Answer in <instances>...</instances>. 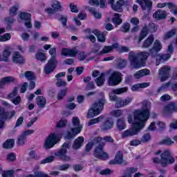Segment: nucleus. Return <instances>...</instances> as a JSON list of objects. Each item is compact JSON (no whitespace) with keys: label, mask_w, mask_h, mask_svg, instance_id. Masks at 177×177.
Segmentation results:
<instances>
[{"label":"nucleus","mask_w":177,"mask_h":177,"mask_svg":"<svg viewBox=\"0 0 177 177\" xmlns=\"http://www.w3.org/2000/svg\"><path fill=\"white\" fill-rule=\"evenodd\" d=\"M150 102L144 101L142 109L136 110L132 113L128 114L127 121L129 124H132V127L124 131L122 134V138L125 139L129 136H135L145 128V125L150 117Z\"/></svg>","instance_id":"obj_1"},{"label":"nucleus","mask_w":177,"mask_h":177,"mask_svg":"<svg viewBox=\"0 0 177 177\" xmlns=\"http://www.w3.org/2000/svg\"><path fill=\"white\" fill-rule=\"evenodd\" d=\"M150 56L149 53H133L131 52L129 54V59L131 65L133 68H139V67H144L146 59Z\"/></svg>","instance_id":"obj_2"},{"label":"nucleus","mask_w":177,"mask_h":177,"mask_svg":"<svg viewBox=\"0 0 177 177\" xmlns=\"http://www.w3.org/2000/svg\"><path fill=\"white\" fill-rule=\"evenodd\" d=\"M156 156L160 155V159L155 157L153 158L154 164H160L162 167H167L168 164H174L175 158L172 157V152L169 149L165 151H158L156 152Z\"/></svg>","instance_id":"obj_3"},{"label":"nucleus","mask_w":177,"mask_h":177,"mask_svg":"<svg viewBox=\"0 0 177 177\" xmlns=\"http://www.w3.org/2000/svg\"><path fill=\"white\" fill-rule=\"evenodd\" d=\"M103 140L105 142H114V140L111 136H106L104 138L101 137L95 138V142L100 143V145L95 149L94 156L96 158H100V160H107V158H109V155L106 152L103 151V146H104Z\"/></svg>","instance_id":"obj_4"},{"label":"nucleus","mask_w":177,"mask_h":177,"mask_svg":"<svg viewBox=\"0 0 177 177\" xmlns=\"http://www.w3.org/2000/svg\"><path fill=\"white\" fill-rule=\"evenodd\" d=\"M72 124L73 128L66 133L65 136L66 139H73V138L77 136L82 131V124H80V118L78 117L75 116L72 118Z\"/></svg>","instance_id":"obj_5"},{"label":"nucleus","mask_w":177,"mask_h":177,"mask_svg":"<svg viewBox=\"0 0 177 177\" xmlns=\"http://www.w3.org/2000/svg\"><path fill=\"white\" fill-rule=\"evenodd\" d=\"M104 104V98L95 102L92 107L88 110L87 113V118H93V117L99 115L100 113H102V110H103Z\"/></svg>","instance_id":"obj_6"},{"label":"nucleus","mask_w":177,"mask_h":177,"mask_svg":"<svg viewBox=\"0 0 177 177\" xmlns=\"http://www.w3.org/2000/svg\"><path fill=\"white\" fill-rule=\"evenodd\" d=\"M60 139H62V134L56 133H50L46 138L44 143V148L46 149V150H49V149H52V147H53L55 145H57V143H59L60 142Z\"/></svg>","instance_id":"obj_7"},{"label":"nucleus","mask_w":177,"mask_h":177,"mask_svg":"<svg viewBox=\"0 0 177 177\" xmlns=\"http://www.w3.org/2000/svg\"><path fill=\"white\" fill-rule=\"evenodd\" d=\"M122 81V74L118 71L113 72L108 80V85L110 86H115L121 84Z\"/></svg>","instance_id":"obj_8"},{"label":"nucleus","mask_w":177,"mask_h":177,"mask_svg":"<svg viewBox=\"0 0 177 177\" xmlns=\"http://www.w3.org/2000/svg\"><path fill=\"white\" fill-rule=\"evenodd\" d=\"M136 3H138L142 9L145 16H149L151 8H153V2L151 0H136Z\"/></svg>","instance_id":"obj_9"},{"label":"nucleus","mask_w":177,"mask_h":177,"mask_svg":"<svg viewBox=\"0 0 177 177\" xmlns=\"http://www.w3.org/2000/svg\"><path fill=\"white\" fill-rule=\"evenodd\" d=\"M156 31L157 26H156V24L153 23H150L148 26H145L140 34V37L138 38L139 42H140V41H142V39H143L147 35V34H149V32H156Z\"/></svg>","instance_id":"obj_10"},{"label":"nucleus","mask_w":177,"mask_h":177,"mask_svg":"<svg viewBox=\"0 0 177 177\" xmlns=\"http://www.w3.org/2000/svg\"><path fill=\"white\" fill-rule=\"evenodd\" d=\"M58 62L55 57H51L50 59L48 61L47 64L44 66V72L46 74L49 75L51 73H53L55 68L57 67Z\"/></svg>","instance_id":"obj_11"},{"label":"nucleus","mask_w":177,"mask_h":177,"mask_svg":"<svg viewBox=\"0 0 177 177\" xmlns=\"http://www.w3.org/2000/svg\"><path fill=\"white\" fill-rule=\"evenodd\" d=\"M67 149H70V145L65 142L63 144L62 148L55 153V155L57 157H59L61 160H63L64 161H70V156L66 155L67 153Z\"/></svg>","instance_id":"obj_12"},{"label":"nucleus","mask_w":177,"mask_h":177,"mask_svg":"<svg viewBox=\"0 0 177 177\" xmlns=\"http://www.w3.org/2000/svg\"><path fill=\"white\" fill-rule=\"evenodd\" d=\"M172 52H174V47L170 44L167 49V54H159L156 56V66H160V63L168 60L171 57Z\"/></svg>","instance_id":"obj_13"},{"label":"nucleus","mask_w":177,"mask_h":177,"mask_svg":"<svg viewBox=\"0 0 177 177\" xmlns=\"http://www.w3.org/2000/svg\"><path fill=\"white\" fill-rule=\"evenodd\" d=\"M128 92V87H122L112 90L109 93V99L111 102H116L118 100V97L115 95H122V93H127Z\"/></svg>","instance_id":"obj_14"},{"label":"nucleus","mask_w":177,"mask_h":177,"mask_svg":"<svg viewBox=\"0 0 177 177\" xmlns=\"http://www.w3.org/2000/svg\"><path fill=\"white\" fill-rule=\"evenodd\" d=\"M170 71L171 67L168 66H165L159 69L158 75L162 82H164V81H167V80L169 78V77L171 76V75L169 74Z\"/></svg>","instance_id":"obj_15"},{"label":"nucleus","mask_w":177,"mask_h":177,"mask_svg":"<svg viewBox=\"0 0 177 177\" xmlns=\"http://www.w3.org/2000/svg\"><path fill=\"white\" fill-rule=\"evenodd\" d=\"M132 100H133L132 97H127L125 98L120 97L116 100L115 106L117 109L127 107V106H129L130 103H132Z\"/></svg>","instance_id":"obj_16"},{"label":"nucleus","mask_w":177,"mask_h":177,"mask_svg":"<svg viewBox=\"0 0 177 177\" xmlns=\"http://www.w3.org/2000/svg\"><path fill=\"white\" fill-rule=\"evenodd\" d=\"M16 115V111L12 110L8 112L5 111V108L0 106V118L6 121L7 120H12Z\"/></svg>","instance_id":"obj_17"},{"label":"nucleus","mask_w":177,"mask_h":177,"mask_svg":"<svg viewBox=\"0 0 177 177\" xmlns=\"http://www.w3.org/2000/svg\"><path fill=\"white\" fill-rule=\"evenodd\" d=\"M162 113L164 115H169L172 113H177V104L175 102L167 104L164 106Z\"/></svg>","instance_id":"obj_18"},{"label":"nucleus","mask_w":177,"mask_h":177,"mask_svg":"<svg viewBox=\"0 0 177 177\" xmlns=\"http://www.w3.org/2000/svg\"><path fill=\"white\" fill-rule=\"evenodd\" d=\"M12 61L17 64H24L26 59L19 51H14L12 54Z\"/></svg>","instance_id":"obj_19"},{"label":"nucleus","mask_w":177,"mask_h":177,"mask_svg":"<svg viewBox=\"0 0 177 177\" xmlns=\"http://www.w3.org/2000/svg\"><path fill=\"white\" fill-rule=\"evenodd\" d=\"M19 18L21 19V20L25 21V26L26 28H32V24H31V15L28 12H21L19 15Z\"/></svg>","instance_id":"obj_20"},{"label":"nucleus","mask_w":177,"mask_h":177,"mask_svg":"<svg viewBox=\"0 0 177 177\" xmlns=\"http://www.w3.org/2000/svg\"><path fill=\"white\" fill-rule=\"evenodd\" d=\"M12 55V47L10 45H6L4 46L2 51V62H9V57Z\"/></svg>","instance_id":"obj_21"},{"label":"nucleus","mask_w":177,"mask_h":177,"mask_svg":"<svg viewBox=\"0 0 177 177\" xmlns=\"http://www.w3.org/2000/svg\"><path fill=\"white\" fill-rule=\"evenodd\" d=\"M78 54V50L75 48H62L61 51V55L62 56H69L70 57H75Z\"/></svg>","instance_id":"obj_22"},{"label":"nucleus","mask_w":177,"mask_h":177,"mask_svg":"<svg viewBox=\"0 0 177 177\" xmlns=\"http://www.w3.org/2000/svg\"><path fill=\"white\" fill-rule=\"evenodd\" d=\"M118 48V44H117V43H115L111 46H105L102 49V50L98 53V55H106L107 53H110V52H113V50H114V49H117Z\"/></svg>","instance_id":"obj_23"},{"label":"nucleus","mask_w":177,"mask_h":177,"mask_svg":"<svg viewBox=\"0 0 177 177\" xmlns=\"http://www.w3.org/2000/svg\"><path fill=\"white\" fill-rule=\"evenodd\" d=\"M124 162V155L122 154V152L118 151L115 157L114 160H112L109 161V164H122Z\"/></svg>","instance_id":"obj_24"},{"label":"nucleus","mask_w":177,"mask_h":177,"mask_svg":"<svg viewBox=\"0 0 177 177\" xmlns=\"http://www.w3.org/2000/svg\"><path fill=\"white\" fill-rule=\"evenodd\" d=\"M107 0H100V3L98 0H88V3L89 5H91L92 6H99L103 8H106V6H107V3H106Z\"/></svg>","instance_id":"obj_25"},{"label":"nucleus","mask_w":177,"mask_h":177,"mask_svg":"<svg viewBox=\"0 0 177 177\" xmlns=\"http://www.w3.org/2000/svg\"><path fill=\"white\" fill-rule=\"evenodd\" d=\"M114 125V122L111 118H108L105 120L104 123L101 126V129L102 131H108V129H111Z\"/></svg>","instance_id":"obj_26"},{"label":"nucleus","mask_w":177,"mask_h":177,"mask_svg":"<svg viewBox=\"0 0 177 177\" xmlns=\"http://www.w3.org/2000/svg\"><path fill=\"white\" fill-rule=\"evenodd\" d=\"M161 49H162V44H161V42H160V41L156 40L153 44V47L149 51L151 55H153V53H157V52H160Z\"/></svg>","instance_id":"obj_27"},{"label":"nucleus","mask_w":177,"mask_h":177,"mask_svg":"<svg viewBox=\"0 0 177 177\" xmlns=\"http://www.w3.org/2000/svg\"><path fill=\"white\" fill-rule=\"evenodd\" d=\"M150 74V71L149 69H142L134 74V78L136 80H139V78H142V77H145V75H149Z\"/></svg>","instance_id":"obj_28"},{"label":"nucleus","mask_w":177,"mask_h":177,"mask_svg":"<svg viewBox=\"0 0 177 177\" xmlns=\"http://www.w3.org/2000/svg\"><path fill=\"white\" fill-rule=\"evenodd\" d=\"M153 17H154V19H156V20L165 19V17H167V12L161 10H157L153 13Z\"/></svg>","instance_id":"obj_29"},{"label":"nucleus","mask_w":177,"mask_h":177,"mask_svg":"<svg viewBox=\"0 0 177 177\" xmlns=\"http://www.w3.org/2000/svg\"><path fill=\"white\" fill-rule=\"evenodd\" d=\"M147 86H150V83L144 82V83L135 84V85L132 86L131 91H133V92H136V91H139V89H142L143 88H147Z\"/></svg>","instance_id":"obj_30"},{"label":"nucleus","mask_w":177,"mask_h":177,"mask_svg":"<svg viewBox=\"0 0 177 177\" xmlns=\"http://www.w3.org/2000/svg\"><path fill=\"white\" fill-rule=\"evenodd\" d=\"M84 137L80 136L78 137L75 141L73 145V149L75 150H77V149H80L82 146V144L84 143Z\"/></svg>","instance_id":"obj_31"},{"label":"nucleus","mask_w":177,"mask_h":177,"mask_svg":"<svg viewBox=\"0 0 177 177\" xmlns=\"http://www.w3.org/2000/svg\"><path fill=\"white\" fill-rule=\"evenodd\" d=\"M15 77H3L0 80V88H3L4 85H6V84H10V82H14Z\"/></svg>","instance_id":"obj_32"},{"label":"nucleus","mask_w":177,"mask_h":177,"mask_svg":"<svg viewBox=\"0 0 177 177\" xmlns=\"http://www.w3.org/2000/svg\"><path fill=\"white\" fill-rule=\"evenodd\" d=\"M153 42H154V36L150 35L147 39L145 40L142 44V48H150L151 45H153Z\"/></svg>","instance_id":"obj_33"},{"label":"nucleus","mask_w":177,"mask_h":177,"mask_svg":"<svg viewBox=\"0 0 177 177\" xmlns=\"http://www.w3.org/2000/svg\"><path fill=\"white\" fill-rule=\"evenodd\" d=\"M35 59L39 62H45L48 59V57H46V54H45V53L41 50H39L35 55Z\"/></svg>","instance_id":"obj_34"},{"label":"nucleus","mask_w":177,"mask_h":177,"mask_svg":"<svg viewBox=\"0 0 177 177\" xmlns=\"http://www.w3.org/2000/svg\"><path fill=\"white\" fill-rule=\"evenodd\" d=\"M86 38L87 39H89L93 44H95V42H96V37H95V35H93V34H95V32H92L90 29H87L86 30Z\"/></svg>","instance_id":"obj_35"},{"label":"nucleus","mask_w":177,"mask_h":177,"mask_svg":"<svg viewBox=\"0 0 177 177\" xmlns=\"http://www.w3.org/2000/svg\"><path fill=\"white\" fill-rule=\"evenodd\" d=\"M51 6L55 12H59V10H62V3H60V1H58L57 0H53Z\"/></svg>","instance_id":"obj_36"},{"label":"nucleus","mask_w":177,"mask_h":177,"mask_svg":"<svg viewBox=\"0 0 177 177\" xmlns=\"http://www.w3.org/2000/svg\"><path fill=\"white\" fill-rule=\"evenodd\" d=\"M120 17H121V15L118 13H115L114 15L112 21L113 24H115V26H120V24L122 23V19Z\"/></svg>","instance_id":"obj_37"},{"label":"nucleus","mask_w":177,"mask_h":177,"mask_svg":"<svg viewBox=\"0 0 177 177\" xmlns=\"http://www.w3.org/2000/svg\"><path fill=\"white\" fill-rule=\"evenodd\" d=\"M20 77L21 78H24L25 77L26 79L31 80L35 78V75H34V73L31 71H26L24 74H21Z\"/></svg>","instance_id":"obj_38"},{"label":"nucleus","mask_w":177,"mask_h":177,"mask_svg":"<svg viewBox=\"0 0 177 177\" xmlns=\"http://www.w3.org/2000/svg\"><path fill=\"white\" fill-rule=\"evenodd\" d=\"M104 81H106L104 73H101V75L95 80V82L97 86H103Z\"/></svg>","instance_id":"obj_39"},{"label":"nucleus","mask_w":177,"mask_h":177,"mask_svg":"<svg viewBox=\"0 0 177 177\" xmlns=\"http://www.w3.org/2000/svg\"><path fill=\"white\" fill-rule=\"evenodd\" d=\"M37 104L39 107L44 108L46 104V99L42 96H39L37 98Z\"/></svg>","instance_id":"obj_40"},{"label":"nucleus","mask_w":177,"mask_h":177,"mask_svg":"<svg viewBox=\"0 0 177 177\" xmlns=\"http://www.w3.org/2000/svg\"><path fill=\"white\" fill-rule=\"evenodd\" d=\"M13 146H15V140L13 139H8L3 144L4 149H12Z\"/></svg>","instance_id":"obj_41"},{"label":"nucleus","mask_w":177,"mask_h":177,"mask_svg":"<svg viewBox=\"0 0 177 177\" xmlns=\"http://www.w3.org/2000/svg\"><path fill=\"white\" fill-rule=\"evenodd\" d=\"M103 120H104L103 116H100L97 118H94L93 120H91L88 122V127H91V125H95V124H99V122H102V121H103Z\"/></svg>","instance_id":"obj_42"},{"label":"nucleus","mask_w":177,"mask_h":177,"mask_svg":"<svg viewBox=\"0 0 177 177\" xmlns=\"http://www.w3.org/2000/svg\"><path fill=\"white\" fill-rule=\"evenodd\" d=\"M67 91H68V88H65L58 92L57 99V100H62L64 96L67 94Z\"/></svg>","instance_id":"obj_43"},{"label":"nucleus","mask_w":177,"mask_h":177,"mask_svg":"<svg viewBox=\"0 0 177 177\" xmlns=\"http://www.w3.org/2000/svg\"><path fill=\"white\" fill-rule=\"evenodd\" d=\"M140 140L142 143H147V142L151 140V136L149 133H145L142 135Z\"/></svg>","instance_id":"obj_44"},{"label":"nucleus","mask_w":177,"mask_h":177,"mask_svg":"<svg viewBox=\"0 0 177 177\" xmlns=\"http://www.w3.org/2000/svg\"><path fill=\"white\" fill-rule=\"evenodd\" d=\"M136 172H138V168L135 167H130L127 169V173L123 177H131L132 176V174H135Z\"/></svg>","instance_id":"obj_45"},{"label":"nucleus","mask_w":177,"mask_h":177,"mask_svg":"<svg viewBox=\"0 0 177 177\" xmlns=\"http://www.w3.org/2000/svg\"><path fill=\"white\" fill-rule=\"evenodd\" d=\"M117 128L119 131H122V129H125V122L124 119H118L117 122Z\"/></svg>","instance_id":"obj_46"},{"label":"nucleus","mask_w":177,"mask_h":177,"mask_svg":"<svg viewBox=\"0 0 177 177\" xmlns=\"http://www.w3.org/2000/svg\"><path fill=\"white\" fill-rule=\"evenodd\" d=\"M26 142H27V138H25L24 135L21 134L17 138V143L19 146H23Z\"/></svg>","instance_id":"obj_47"},{"label":"nucleus","mask_w":177,"mask_h":177,"mask_svg":"<svg viewBox=\"0 0 177 177\" xmlns=\"http://www.w3.org/2000/svg\"><path fill=\"white\" fill-rule=\"evenodd\" d=\"M89 12L93 16L95 17V19H102V14L100 12H97L94 10L93 8H89Z\"/></svg>","instance_id":"obj_48"},{"label":"nucleus","mask_w":177,"mask_h":177,"mask_svg":"<svg viewBox=\"0 0 177 177\" xmlns=\"http://www.w3.org/2000/svg\"><path fill=\"white\" fill-rule=\"evenodd\" d=\"M168 8L170 9L173 15H177V6L172 3H168Z\"/></svg>","instance_id":"obj_49"},{"label":"nucleus","mask_w":177,"mask_h":177,"mask_svg":"<svg viewBox=\"0 0 177 177\" xmlns=\"http://www.w3.org/2000/svg\"><path fill=\"white\" fill-rule=\"evenodd\" d=\"M86 57H88V53L84 51L79 53L77 55V59L78 60H80V62L85 60Z\"/></svg>","instance_id":"obj_50"},{"label":"nucleus","mask_w":177,"mask_h":177,"mask_svg":"<svg viewBox=\"0 0 177 177\" xmlns=\"http://www.w3.org/2000/svg\"><path fill=\"white\" fill-rule=\"evenodd\" d=\"M11 38L10 33H6L4 35H0V42H6Z\"/></svg>","instance_id":"obj_51"},{"label":"nucleus","mask_w":177,"mask_h":177,"mask_svg":"<svg viewBox=\"0 0 177 177\" xmlns=\"http://www.w3.org/2000/svg\"><path fill=\"white\" fill-rule=\"evenodd\" d=\"M174 142L169 138L166 137L162 140V145H166L167 146H171L174 145Z\"/></svg>","instance_id":"obj_52"},{"label":"nucleus","mask_w":177,"mask_h":177,"mask_svg":"<svg viewBox=\"0 0 177 177\" xmlns=\"http://www.w3.org/2000/svg\"><path fill=\"white\" fill-rule=\"evenodd\" d=\"M13 174H15V171L13 170L3 171L1 173V176L2 177H12Z\"/></svg>","instance_id":"obj_53"},{"label":"nucleus","mask_w":177,"mask_h":177,"mask_svg":"<svg viewBox=\"0 0 177 177\" xmlns=\"http://www.w3.org/2000/svg\"><path fill=\"white\" fill-rule=\"evenodd\" d=\"M26 177H49V176H48V174H43L41 171H36L35 175L30 174Z\"/></svg>","instance_id":"obj_54"},{"label":"nucleus","mask_w":177,"mask_h":177,"mask_svg":"<svg viewBox=\"0 0 177 177\" xmlns=\"http://www.w3.org/2000/svg\"><path fill=\"white\" fill-rule=\"evenodd\" d=\"M19 9V6H14L10 8V15L11 16H16L17 15V10Z\"/></svg>","instance_id":"obj_55"},{"label":"nucleus","mask_w":177,"mask_h":177,"mask_svg":"<svg viewBox=\"0 0 177 177\" xmlns=\"http://www.w3.org/2000/svg\"><path fill=\"white\" fill-rule=\"evenodd\" d=\"M53 161H55V156H50L42 160L41 164H49V162H53Z\"/></svg>","instance_id":"obj_56"},{"label":"nucleus","mask_w":177,"mask_h":177,"mask_svg":"<svg viewBox=\"0 0 177 177\" xmlns=\"http://www.w3.org/2000/svg\"><path fill=\"white\" fill-rule=\"evenodd\" d=\"M122 113H124L122 110L118 109V110L113 111L111 112V115L113 117H121V115H122Z\"/></svg>","instance_id":"obj_57"},{"label":"nucleus","mask_w":177,"mask_h":177,"mask_svg":"<svg viewBox=\"0 0 177 177\" xmlns=\"http://www.w3.org/2000/svg\"><path fill=\"white\" fill-rule=\"evenodd\" d=\"M58 20L62 21L63 27H66L67 26V17L61 15L59 17Z\"/></svg>","instance_id":"obj_58"},{"label":"nucleus","mask_w":177,"mask_h":177,"mask_svg":"<svg viewBox=\"0 0 177 177\" xmlns=\"http://www.w3.org/2000/svg\"><path fill=\"white\" fill-rule=\"evenodd\" d=\"M12 103L15 104V106H17V104H20L21 102V97L20 96H17L15 98L11 99Z\"/></svg>","instance_id":"obj_59"},{"label":"nucleus","mask_w":177,"mask_h":177,"mask_svg":"<svg viewBox=\"0 0 177 177\" xmlns=\"http://www.w3.org/2000/svg\"><path fill=\"white\" fill-rule=\"evenodd\" d=\"M129 28H131V24H129V23H127L123 24L121 28V31L123 32H128V31H129Z\"/></svg>","instance_id":"obj_60"},{"label":"nucleus","mask_w":177,"mask_h":177,"mask_svg":"<svg viewBox=\"0 0 177 177\" xmlns=\"http://www.w3.org/2000/svg\"><path fill=\"white\" fill-rule=\"evenodd\" d=\"M113 10H115V12H118L119 13H121L122 12L123 9L122 7L118 5L117 3L114 6H112Z\"/></svg>","instance_id":"obj_61"},{"label":"nucleus","mask_w":177,"mask_h":177,"mask_svg":"<svg viewBox=\"0 0 177 177\" xmlns=\"http://www.w3.org/2000/svg\"><path fill=\"white\" fill-rule=\"evenodd\" d=\"M29 157L33 160H38V158H39V156L35 153V151L34 150H31L29 152Z\"/></svg>","instance_id":"obj_62"},{"label":"nucleus","mask_w":177,"mask_h":177,"mask_svg":"<svg viewBox=\"0 0 177 177\" xmlns=\"http://www.w3.org/2000/svg\"><path fill=\"white\" fill-rule=\"evenodd\" d=\"M97 40L99 42H106V36L103 33H99L97 35Z\"/></svg>","instance_id":"obj_63"},{"label":"nucleus","mask_w":177,"mask_h":177,"mask_svg":"<svg viewBox=\"0 0 177 177\" xmlns=\"http://www.w3.org/2000/svg\"><path fill=\"white\" fill-rule=\"evenodd\" d=\"M8 161H15L16 160V154L15 153H10L7 156Z\"/></svg>","instance_id":"obj_64"}]
</instances>
